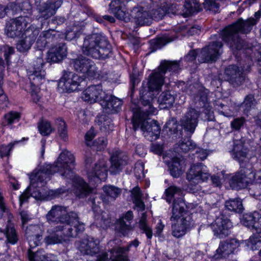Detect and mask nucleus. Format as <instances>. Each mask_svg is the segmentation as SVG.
<instances>
[{"label": "nucleus", "instance_id": "obj_1", "mask_svg": "<svg viewBox=\"0 0 261 261\" xmlns=\"http://www.w3.org/2000/svg\"><path fill=\"white\" fill-rule=\"evenodd\" d=\"M75 159L69 151L65 150L53 165H47L43 168L50 175L56 172H60L62 177L68 179L74 178L75 193L79 198H83L92 193L93 189L80 177H74L72 170L74 167Z\"/></svg>", "mask_w": 261, "mask_h": 261}, {"label": "nucleus", "instance_id": "obj_2", "mask_svg": "<svg viewBox=\"0 0 261 261\" xmlns=\"http://www.w3.org/2000/svg\"><path fill=\"white\" fill-rule=\"evenodd\" d=\"M179 69V63L177 61H164L159 66L158 70L150 75L146 89L143 87L140 91V101L144 109L143 111L154 114L156 109L152 106L154 100V91H159L164 84V75L168 71L176 72Z\"/></svg>", "mask_w": 261, "mask_h": 261}, {"label": "nucleus", "instance_id": "obj_3", "mask_svg": "<svg viewBox=\"0 0 261 261\" xmlns=\"http://www.w3.org/2000/svg\"><path fill=\"white\" fill-rule=\"evenodd\" d=\"M46 218L51 224L64 225L67 230L64 235L68 237H76L85 230L84 224L79 221L77 214L74 212L68 213L67 207L64 206H53Z\"/></svg>", "mask_w": 261, "mask_h": 261}, {"label": "nucleus", "instance_id": "obj_4", "mask_svg": "<svg viewBox=\"0 0 261 261\" xmlns=\"http://www.w3.org/2000/svg\"><path fill=\"white\" fill-rule=\"evenodd\" d=\"M109 12L113 14L118 19L127 22L133 17L137 24L149 25L152 23L150 12L142 7H135L131 10L132 14L124 11V5L120 0H113L109 5Z\"/></svg>", "mask_w": 261, "mask_h": 261}, {"label": "nucleus", "instance_id": "obj_5", "mask_svg": "<svg viewBox=\"0 0 261 261\" xmlns=\"http://www.w3.org/2000/svg\"><path fill=\"white\" fill-rule=\"evenodd\" d=\"M131 109L133 113L132 122L134 130L136 131L140 127L144 137L151 141L158 138L161 132L160 125L156 121L152 120L149 121V119L147 118L149 115L155 114L156 112L154 114L144 112V106L140 108L136 105Z\"/></svg>", "mask_w": 261, "mask_h": 261}, {"label": "nucleus", "instance_id": "obj_6", "mask_svg": "<svg viewBox=\"0 0 261 261\" xmlns=\"http://www.w3.org/2000/svg\"><path fill=\"white\" fill-rule=\"evenodd\" d=\"M83 53L96 59H105L111 53V46L105 37L99 34L86 36L82 46Z\"/></svg>", "mask_w": 261, "mask_h": 261}, {"label": "nucleus", "instance_id": "obj_7", "mask_svg": "<svg viewBox=\"0 0 261 261\" xmlns=\"http://www.w3.org/2000/svg\"><path fill=\"white\" fill-rule=\"evenodd\" d=\"M49 178L50 175L43 168L38 171H34L30 177V186L19 196L20 205L27 202L30 196L37 200L44 199L45 196L42 188L46 184V179Z\"/></svg>", "mask_w": 261, "mask_h": 261}, {"label": "nucleus", "instance_id": "obj_8", "mask_svg": "<svg viewBox=\"0 0 261 261\" xmlns=\"http://www.w3.org/2000/svg\"><path fill=\"white\" fill-rule=\"evenodd\" d=\"M44 64L42 56L38 57L34 62L32 67L28 70V75L31 84V95L35 102L40 100V89L38 86L44 80L45 71L43 69Z\"/></svg>", "mask_w": 261, "mask_h": 261}, {"label": "nucleus", "instance_id": "obj_9", "mask_svg": "<svg viewBox=\"0 0 261 261\" xmlns=\"http://www.w3.org/2000/svg\"><path fill=\"white\" fill-rule=\"evenodd\" d=\"M221 35L222 40L234 54L241 50L247 55L251 54L253 46L242 39L238 33L234 32L233 30L226 27L222 31Z\"/></svg>", "mask_w": 261, "mask_h": 261}, {"label": "nucleus", "instance_id": "obj_10", "mask_svg": "<svg viewBox=\"0 0 261 261\" xmlns=\"http://www.w3.org/2000/svg\"><path fill=\"white\" fill-rule=\"evenodd\" d=\"M210 177L206 167L202 163L193 164L189 169L187 174V179L190 184L188 190L190 193H199L201 189L198 183L207 180Z\"/></svg>", "mask_w": 261, "mask_h": 261}, {"label": "nucleus", "instance_id": "obj_11", "mask_svg": "<svg viewBox=\"0 0 261 261\" xmlns=\"http://www.w3.org/2000/svg\"><path fill=\"white\" fill-rule=\"evenodd\" d=\"M84 79L77 74L67 70H64L62 77L58 83V88L62 92H71L80 90Z\"/></svg>", "mask_w": 261, "mask_h": 261}, {"label": "nucleus", "instance_id": "obj_12", "mask_svg": "<svg viewBox=\"0 0 261 261\" xmlns=\"http://www.w3.org/2000/svg\"><path fill=\"white\" fill-rule=\"evenodd\" d=\"M31 22L28 16H19L10 19L6 25V35L10 38H16L21 36Z\"/></svg>", "mask_w": 261, "mask_h": 261}, {"label": "nucleus", "instance_id": "obj_13", "mask_svg": "<svg viewBox=\"0 0 261 261\" xmlns=\"http://www.w3.org/2000/svg\"><path fill=\"white\" fill-rule=\"evenodd\" d=\"M70 63L76 71L86 74L88 77H94L97 74L95 63L88 58L81 56L72 59Z\"/></svg>", "mask_w": 261, "mask_h": 261}, {"label": "nucleus", "instance_id": "obj_14", "mask_svg": "<svg viewBox=\"0 0 261 261\" xmlns=\"http://www.w3.org/2000/svg\"><path fill=\"white\" fill-rule=\"evenodd\" d=\"M223 45L221 41L211 42L201 49L199 55V62L204 63L216 61L222 53Z\"/></svg>", "mask_w": 261, "mask_h": 261}, {"label": "nucleus", "instance_id": "obj_15", "mask_svg": "<svg viewBox=\"0 0 261 261\" xmlns=\"http://www.w3.org/2000/svg\"><path fill=\"white\" fill-rule=\"evenodd\" d=\"M200 112L194 108H189L180 120V125L188 134L194 133L198 123Z\"/></svg>", "mask_w": 261, "mask_h": 261}, {"label": "nucleus", "instance_id": "obj_16", "mask_svg": "<svg viewBox=\"0 0 261 261\" xmlns=\"http://www.w3.org/2000/svg\"><path fill=\"white\" fill-rule=\"evenodd\" d=\"M224 78L232 87H238L244 83L245 74L238 66L230 65L225 68Z\"/></svg>", "mask_w": 261, "mask_h": 261}, {"label": "nucleus", "instance_id": "obj_17", "mask_svg": "<svg viewBox=\"0 0 261 261\" xmlns=\"http://www.w3.org/2000/svg\"><path fill=\"white\" fill-rule=\"evenodd\" d=\"M211 226L215 236L220 239L227 237L230 233V229L232 227L230 220L223 214L217 217Z\"/></svg>", "mask_w": 261, "mask_h": 261}, {"label": "nucleus", "instance_id": "obj_18", "mask_svg": "<svg viewBox=\"0 0 261 261\" xmlns=\"http://www.w3.org/2000/svg\"><path fill=\"white\" fill-rule=\"evenodd\" d=\"M240 246V241L235 238L221 241L214 257L217 259L227 257L237 252Z\"/></svg>", "mask_w": 261, "mask_h": 261}, {"label": "nucleus", "instance_id": "obj_19", "mask_svg": "<svg viewBox=\"0 0 261 261\" xmlns=\"http://www.w3.org/2000/svg\"><path fill=\"white\" fill-rule=\"evenodd\" d=\"M88 176L90 183L93 186L105 180L108 176L106 161L103 160L98 161L95 164L92 171L88 173Z\"/></svg>", "mask_w": 261, "mask_h": 261}, {"label": "nucleus", "instance_id": "obj_20", "mask_svg": "<svg viewBox=\"0 0 261 261\" xmlns=\"http://www.w3.org/2000/svg\"><path fill=\"white\" fill-rule=\"evenodd\" d=\"M39 34V30L30 26L21 35L22 38L17 44V49L20 52L28 51L34 42Z\"/></svg>", "mask_w": 261, "mask_h": 261}, {"label": "nucleus", "instance_id": "obj_21", "mask_svg": "<svg viewBox=\"0 0 261 261\" xmlns=\"http://www.w3.org/2000/svg\"><path fill=\"white\" fill-rule=\"evenodd\" d=\"M111 163L110 172L113 174H117L127 164V155L124 152L116 150L111 155Z\"/></svg>", "mask_w": 261, "mask_h": 261}, {"label": "nucleus", "instance_id": "obj_22", "mask_svg": "<svg viewBox=\"0 0 261 261\" xmlns=\"http://www.w3.org/2000/svg\"><path fill=\"white\" fill-rule=\"evenodd\" d=\"M58 35V32L54 29H49L41 32L36 41V46L38 48L37 54L42 55L41 50L47 44L56 42Z\"/></svg>", "mask_w": 261, "mask_h": 261}, {"label": "nucleus", "instance_id": "obj_23", "mask_svg": "<svg viewBox=\"0 0 261 261\" xmlns=\"http://www.w3.org/2000/svg\"><path fill=\"white\" fill-rule=\"evenodd\" d=\"M100 103L106 113L114 114L121 109L122 100L113 95L106 93L105 98L102 99Z\"/></svg>", "mask_w": 261, "mask_h": 261}, {"label": "nucleus", "instance_id": "obj_24", "mask_svg": "<svg viewBox=\"0 0 261 261\" xmlns=\"http://www.w3.org/2000/svg\"><path fill=\"white\" fill-rule=\"evenodd\" d=\"M105 95L106 92L102 90L100 85H92L83 91L82 98L86 101L93 103L97 101L100 102Z\"/></svg>", "mask_w": 261, "mask_h": 261}, {"label": "nucleus", "instance_id": "obj_25", "mask_svg": "<svg viewBox=\"0 0 261 261\" xmlns=\"http://www.w3.org/2000/svg\"><path fill=\"white\" fill-rule=\"evenodd\" d=\"M62 1L60 0H49L45 3L39 5L37 7V10L40 18L47 19L54 15L57 9L61 6Z\"/></svg>", "mask_w": 261, "mask_h": 261}, {"label": "nucleus", "instance_id": "obj_26", "mask_svg": "<svg viewBox=\"0 0 261 261\" xmlns=\"http://www.w3.org/2000/svg\"><path fill=\"white\" fill-rule=\"evenodd\" d=\"M189 90L190 94L193 96V101L196 107H204L207 102V90L198 84L190 85Z\"/></svg>", "mask_w": 261, "mask_h": 261}, {"label": "nucleus", "instance_id": "obj_27", "mask_svg": "<svg viewBox=\"0 0 261 261\" xmlns=\"http://www.w3.org/2000/svg\"><path fill=\"white\" fill-rule=\"evenodd\" d=\"M67 56V47L64 43H60L52 47L47 52L46 61L48 63H58Z\"/></svg>", "mask_w": 261, "mask_h": 261}, {"label": "nucleus", "instance_id": "obj_28", "mask_svg": "<svg viewBox=\"0 0 261 261\" xmlns=\"http://www.w3.org/2000/svg\"><path fill=\"white\" fill-rule=\"evenodd\" d=\"M25 236L31 248L36 247L40 243L42 231L38 225H30L25 229Z\"/></svg>", "mask_w": 261, "mask_h": 261}, {"label": "nucleus", "instance_id": "obj_29", "mask_svg": "<svg viewBox=\"0 0 261 261\" xmlns=\"http://www.w3.org/2000/svg\"><path fill=\"white\" fill-rule=\"evenodd\" d=\"M256 20H254V18L253 17H250L246 20L240 18L235 23L227 27L233 30L234 32L247 34L251 31L253 26L256 24Z\"/></svg>", "mask_w": 261, "mask_h": 261}, {"label": "nucleus", "instance_id": "obj_30", "mask_svg": "<svg viewBox=\"0 0 261 261\" xmlns=\"http://www.w3.org/2000/svg\"><path fill=\"white\" fill-rule=\"evenodd\" d=\"M65 227L64 225H58L54 228L47 230L48 236L45 238V242L48 245L62 243L65 239L63 238L61 232L64 231Z\"/></svg>", "mask_w": 261, "mask_h": 261}, {"label": "nucleus", "instance_id": "obj_31", "mask_svg": "<svg viewBox=\"0 0 261 261\" xmlns=\"http://www.w3.org/2000/svg\"><path fill=\"white\" fill-rule=\"evenodd\" d=\"M79 250L84 255H94L97 254L99 249L97 244L92 240L83 239L77 243Z\"/></svg>", "mask_w": 261, "mask_h": 261}, {"label": "nucleus", "instance_id": "obj_32", "mask_svg": "<svg viewBox=\"0 0 261 261\" xmlns=\"http://www.w3.org/2000/svg\"><path fill=\"white\" fill-rule=\"evenodd\" d=\"M250 181L245 169H241L232 177L230 185L232 189L239 190L246 188Z\"/></svg>", "mask_w": 261, "mask_h": 261}, {"label": "nucleus", "instance_id": "obj_33", "mask_svg": "<svg viewBox=\"0 0 261 261\" xmlns=\"http://www.w3.org/2000/svg\"><path fill=\"white\" fill-rule=\"evenodd\" d=\"M133 218V212L128 211L124 216L119 218L116 224V229L119 232L125 235L128 231L132 230L130 221Z\"/></svg>", "mask_w": 261, "mask_h": 261}, {"label": "nucleus", "instance_id": "obj_34", "mask_svg": "<svg viewBox=\"0 0 261 261\" xmlns=\"http://www.w3.org/2000/svg\"><path fill=\"white\" fill-rule=\"evenodd\" d=\"M184 164L183 160L178 157L173 158L171 162L168 163V170L173 177L177 178L183 173L185 170Z\"/></svg>", "mask_w": 261, "mask_h": 261}, {"label": "nucleus", "instance_id": "obj_35", "mask_svg": "<svg viewBox=\"0 0 261 261\" xmlns=\"http://www.w3.org/2000/svg\"><path fill=\"white\" fill-rule=\"evenodd\" d=\"M248 150L240 141L234 142L233 148L231 151L233 158L239 163H243L247 158Z\"/></svg>", "mask_w": 261, "mask_h": 261}, {"label": "nucleus", "instance_id": "obj_36", "mask_svg": "<svg viewBox=\"0 0 261 261\" xmlns=\"http://www.w3.org/2000/svg\"><path fill=\"white\" fill-rule=\"evenodd\" d=\"M175 101V95L170 91L162 92L158 98V101L162 109L172 106Z\"/></svg>", "mask_w": 261, "mask_h": 261}, {"label": "nucleus", "instance_id": "obj_37", "mask_svg": "<svg viewBox=\"0 0 261 261\" xmlns=\"http://www.w3.org/2000/svg\"><path fill=\"white\" fill-rule=\"evenodd\" d=\"M0 232H3L6 236L8 243L14 244L17 242L18 237L16 230L12 224H7L5 229L0 227Z\"/></svg>", "mask_w": 261, "mask_h": 261}, {"label": "nucleus", "instance_id": "obj_38", "mask_svg": "<svg viewBox=\"0 0 261 261\" xmlns=\"http://www.w3.org/2000/svg\"><path fill=\"white\" fill-rule=\"evenodd\" d=\"M185 205L184 202L181 198L173 200L172 215L170 218L171 221L175 220L179 218V214H182L185 211Z\"/></svg>", "mask_w": 261, "mask_h": 261}, {"label": "nucleus", "instance_id": "obj_39", "mask_svg": "<svg viewBox=\"0 0 261 261\" xmlns=\"http://www.w3.org/2000/svg\"><path fill=\"white\" fill-rule=\"evenodd\" d=\"M246 245L252 250L258 249L261 244V231L253 233L245 241Z\"/></svg>", "mask_w": 261, "mask_h": 261}, {"label": "nucleus", "instance_id": "obj_40", "mask_svg": "<svg viewBox=\"0 0 261 261\" xmlns=\"http://www.w3.org/2000/svg\"><path fill=\"white\" fill-rule=\"evenodd\" d=\"M225 206L227 210L236 213H241L243 210L242 201L239 198L227 200Z\"/></svg>", "mask_w": 261, "mask_h": 261}, {"label": "nucleus", "instance_id": "obj_41", "mask_svg": "<svg viewBox=\"0 0 261 261\" xmlns=\"http://www.w3.org/2000/svg\"><path fill=\"white\" fill-rule=\"evenodd\" d=\"M184 7L186 9L185 13L187 15H192L199 12L201 9L196 0H185Z\"/></svg>", "mask_w": 261, "mask_h": 261}, {"label": "nucleus", "instance_id": "obj_42", "mask_svg": "<svg viewBox=\"0 0 261 261\" xmlns=\"http://www.w3.org/2000/svg\"><path fill=\"white\" fill-rule=\"evenodd\" d=\"M176 149L177 151L187 152L190 150L196 148V144L192 140L190 139H184V141L179 142Z\"/></svg>", "mask_w": 261, "mask_h": 261}, {"label": "nucleus", "instance_id": "obj_43", "mask_svg": "<svg viewBox=\"0 0 261 261\" xmlns=\"http://www.w3.org/2000/svg\"><path fill=\"white\" fill-rule=\"evenodd\" d=\"M255 104L256 100L254 99V95L249 94L245 97L241 108L243 109L244 114H248L251 109L255 106Z\"/></svg>", "mask_w": 261, "mask_h": 261}, {"label": "nucleus", "instance_id": "obj_44", "mask_svg": "<svg viewBox=\"0 0 261 261\" xmlns=\"http://www.w3.org/2000/svg\"><path fill=\"white\" fill-rule=\"evenodd\" d=\"M21 9L19 4L16 3L11 4L9 7H5L4 6L0 5V18L4 17L9 11H12L13 14H17L19 11H21Z\"/></svg>", "mask_w": 261, "mask_h": 261}, {"label": "nucleus", "instance_id": "obj_45", "mask_svg": "<svg viewBox=\"0 0 261 261\" xmlns=\"http://www.w3.org/2000/svg\"><path fill=\"white\" fill-rule=\"evenodd\" d=\"M256 216H258V214L257 213L244 215L241 220L242 224L248 228H255Z\"/></svg>", "mask_w": 261, "mask_h": 261}, {"label": "nucleus", "instance_id": "obj_46", "mask_svg": "<svg viewBox=\"0 0 261 261\" xmlns=\"http://www.w3.org/2000/svg\"><path fill=\"white\" fill-rule=\"evenodd\" d=\"M103 190L108 198L112 200H115L121 192L120 189L113 186H104Z\"/></svg>", "mask_w": 261, "mask_h": 261}, {"label": "nucleus", "instance_id": "obj_47", "mask_svg": "<svg viewBox=\"0 0 261 261\" xmlns=\"http://www.w3.org/2000/svg\"><path fill=\"white\" fill-rule=\"evenodd\" d=\"M167 6L166 5H164L152 10L151 12H150L151 17H152V21L153 19L155 20L162 19L167 13Z\"/></svg>", "mask_w": 261, "mask_h": 261}, {"label": "nucleus", "instance_id": "obj_48", "mask_svg": "<svg viewBox=\"0 0 261 261\" xmlns=\"http://www.w3.org/2000/svg\"><path fill=\"white\" fill-rule=\"evenodd\" d=\"M102 201L108 202V200L106 199V197L103 198L97 194L92 195L89 200V202L91 203L92 207L94 211H98Z\"/></svg>", "mask_w": 261, "mask_h": 261}, {"label": "nucleus", "instance_id": "obj_49", "mask_svg": "<svg viewBox=\"0 0 261 261\" xmlns=\"http://www.w3.org/2000/svg\"><path fill=\"white\" fill-rule=\"evenodd\" d=\"M83 31L81 28L77 26H73L69 28L66 32L65 37L67 40H72L79 38Z\"/></svg>", "mask_w": 261, "mask_h": 261}, {"label": "nucleus", "instance_id": "obj_50", "mask_svg": "<svg viewBox=\"0 0 261 261\" xmlns=\"http://www.w3.org/2000/svg\"><path fill=\"white\" fill-rule=\"evenodd\" d=\"M146 215L145 213L142 214L141 218L139 221L140 228L143 231V232L145 233L148 239H151L152 236L151 229L147 226L146 223Z\"/></svg>", "mask_w": 261, "mask_h": 261}, {"label": "nucleus", "instance_id": "obj_51", "mask_svg": "<svg viewBox=\"0 0 261 261\" xmlns=\"http://www.w3.org/2000/svg\"><path fill=\"white\" fill-rule=\"evenodd\" d=\"M38 129L40 134L44 136L49 135L54 130L50 123L44 120H42L39 123Z\"/></svg>", "mask_w": 261, "mask_h": 261}, {"label": "nucleus", "instance_id": "obj_52", "mask_svg": "<svg viewBox=\"0 0 261 261\" xmlns=\"http://www.w3.org/2000/svg\"><path fill=\"white\" fill-rule=\"evenodd\" d=\"M55 124L58 127V132L60 136L64 140L67 138L66 124L65 121L61 119L58 118L56 120Z\"/></svg>", "mask_w": 261, "mask_h": 261}, {"label": "nucleus", "instance_id": "obj_53", "mask_svg": "<svg viewBox=\"0 0 261 261\" xmlns=\"http://www.w3.org/2000/svg\"><path fill=\"white\" fill-rule=\"evenodd\" d=\"M125 252V250L121 248L113 250V257H111L112 261H126L127 258Z\"/></svg>", "mask_w": 261, "mask_h": 261}, {"label": "nucleus", "instance_id": "obj_54", "mask_svg": "<svg viewBox=\"0 0 261 261\" xmlns=\"http://www.w3.org/2000/svg\"><path fill=\"white\" fill-rule=\"evenodd\" d=\"M107 145V140L105 137L99 138L93 143V149L97 151H101L105 148Z\"/></svg>", "mask_w": 261, "mask_h": 261}, {"label": "nucleus", "instance_id": "obj_55", "mask_svg": "<svg viewBox=\"0 0 261 261\" xmlns=\"http://www.w3.org/2000/svg\"><path fill=\"white\" fill-rule=\"evenodd\" d=\"M172 235L177 238H179L184 236L187 231L185 228L179 225V223L172 225Z\"/></svg>", "mask_w": 261, "mask_h": 261}, {"label": "nucleus", "instance_id": "obj_56", "mask_svg": "<svg viewBox=\"0 0 261 261\" xmlns=\"http://www.w3.org/2000/svg\"><path fill=\"white\" fill-rule=\"evenodd\" d=\"M204 8L215 13L218 12L219 9V4L215 0H205L203 3Z\"/></svg>", "mask_w": 261, "mask_h": 261}, {"label": "nucleus", "instance_id": "obj_57", "mask_svg": "<svg viewBox=\"0 0 261 261\" xmlns=\"http://www.w3.org/2000/svg\"><path fill=\"white\" fill-rule=\"evenodd\" d=\"M181 192L180 188L175 186H171L166 190V200L169 203H170L174 194H178Z\"/></svg>", "mask_w": 261, "mask_h": 261}, {"label": "nucleus", "instance_id": "obj_58", "mask_svg": "<svg viewBox=\"0 0 261 261\" xmlns=\"http://www.w3.org/2000/svg\"><path fill=\"white\" fill-rule=\"evenodd\" d=\"M172 41H173V39L170 37H162L158 38L156 40H154L153 43L154 44V47L157 49L161 48Z\"/></svg>", "mask_w": 261, "mask_h": 261}, {"label": "nucleus", "instance_id": "obj_59", "mask_svg": "<svg viewBox=\"0 0 261 261\" xmlns=\"http://www.w3.org/2000/svg\"><path fill=\"white\" fill-rule=\"evenodd\" d=\"M178 124L176 120L172 118L167 121L165 124V127L168 129L171 133L175 134L177 132Z\"/></svg>", "mask_w": 261, "mask_h": 261}, {"label": "nucleus", "instance_id": "obj_60", "mask_svg": "<svg viewBox=\"0 0 261 261\" xmlns=\"http://www.w3.org/2000/svg\"><path fill=\"white\" fill-rule=\"evenodd\" d=\"M14 143H10L8 145H2L0 147V156L3 158L4 156H8L10 152L12 149Z\"/></svg>", "mask_w": 261, "mask_h": 261}, {"label": "nucleus", "instance_id": "obj_61", "mask_svg": "<svg viewBox=\"0 0 261 261\" xmlns=\"http://www.w3.org/2000/svg\"><path fill=\"white\" fill-rule=\"evenodd\" d=\"M178 223L187 230L191 227L192 225L191 218L190 216L182 217L178 221Z\"/></svg>", "mask_w": 261, "mask_h": 261}, {"label": "nucleus", "instance_id": "obj_62", "mask_svg": "<svg viewBox=\"0 0 261 261\" xmlns=\"http://www.w3.org/2000/svg\"><path fill=\"white\" fill-rule=\"evenodd\" d=\"M5 120L7 122V124H12L15 120L18 119L19 115L16 112H10L5 115Z\"/></svg>", "mask_w": 261, "mask_h": 261}, {"label": "nucleus", "instance_id": "obj_63", "mask_svg": "<svg viewBox=\"0 0 261 261\" xmlns=\"http://www.w3.org/2000/svg\"><path fill=\"white\" fill-rule=\"evenodd\" d=\"M245 120L243 117L237 118L233 119L231 122V126L232 128L239 130L244 124Z\"/></svg>", "mask_w": 261, "mask_h": 261}, {"label": "nucleus", "instance_id": "obj_64", "mask_svg": "<svg viewBox=\"0 0 261 261\" xmlns=\"http://www.w3.org/2000/svg\"><path fill=\"white\" fill-rule=\"evenodd\" d=\"M131 195L133 201L141 199L142 194L140 189L138 187H136L131 191Z\"/></svg>", "mask_w": 261, "mask_h": 261}]
</instances>
